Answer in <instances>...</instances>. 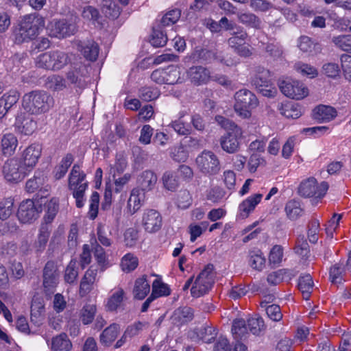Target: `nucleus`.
I'll return each mask as SVG.
<instances>
[{
    "label": "nucleus",
    "mask_w": 351,
    "mask_h": 351,
    "mask_svg": "<svg viewBox=\"0 0 351 351\" xmlns=\"http://www.w3.org/2000/svg\"><path fill=\"white\" fill-rule=\"evenodd\" d=\"M45 25V18L39 14L25 15L15 33V43L20 44L34 40Z\"/></svg>",
    "instance_id": "1"
},
{
    "label": "nucleus",
    "mask_w": 351,
    "mask_h": 351,
    "mask_svg": "<svg viewBox=\"0 0 351 351\" xmlns=\"http://www.w3.org/2000/svg\"><path fill=\"white\" fill-rule=\"evenodd\" d=\"M23 108L31 114L45 113L53 105V97L44 90H34L23 97Z\"/></svg>",
    "instance_id": "2"
},
{
    "label": "nucleus",
    "mask_w": 351,
    "mask_h": 351,
    "mask_svg": "<svg viewBox=\"0 0 351 351\" xmlns=\"http://www.w3.org/2000/svg\"><path fill=\"white\" fill-rule=\"evenodd\" d=\"M85 178L86 174L81 171L80 165H74L69 177V189L73 192L77 208H82L84 205V193L88 187Z\"/></svg>",
    "instance_id": "3"
},
{
    "label": "nucleus",
    "mask_w": 351,
    "mask_h": 351,
    "mask_svg": "<svg viewBox=\"0 0 351 351\" xmlns=\"http://www.w3.org/2000/svg\"><path fill=\"white\" fill-rule=\"evenodd\" d=\"M70 61L69 55L62 51L54 50L40 54L36 59V66L45 70L58 71Z\"/></svg>",
    "instance_id": "4"
},
{
    "label": "nucleus",
    "mask_w": 351,
    "mask_h": 351,
    "mask_svg": "<svg viewBox=\"0 0 351 351\" xmlns=\"http://www.w3.org/2000/svg\"><path fill=\"white\" fill-rule=\"evenodd\" d=\"M234 110L241 118L246 119L251 116V110L258 104L256 95L247 89H241L234 95Z\"/></svg>",
    "instance_id": "5"
},
{
    "label": "nucleus",
    "mask_w": 351,
    "mask_h": 351,
    "mask_svg": "<svg viewBox=\"0 0 351 351\" xmlns=\"http://www.w3.org/2000/svg\"><path fill=\"white\" fill-rule=\"evenodd\" d=\"M213 265H208L197 276L191 289L193 297L199 298L207 293L214 284Z\"/></svg>",
    "instance_id": "6"
},
{
    "label": "nucleus",
    "mask_w": 351,
    "mask_h": 351,
    "mask_svg": "<svg viewBox=\"0 0 351 351\" xmlns=\"http://www.w3.org/2000/svg\"><path fill=\"white\" fill-rule=\"evenodd\" d=\"M198 170L206 176H214L221 170V164L217 156L211 151L204 150L195 160Z\"/></svg>",
    "instance_id": "7"
},
{
    "label": "nucleus",
    "mask_w": 351,
    "mask_h": 351,
    "mask_svg": "<svg viewBox=\"0 0 351 351\" xmlns=\"http://www.w3.org/2000/svg\"><path fill=\"white\" fill-rule=\"evenodd\" d=\"M252 83L265 97H274L276 93V89L271 82L270 71L263 67L256 69Z\"/></svg>",
    "instance_id": "8"
},
{
    "label": "nucleus",
    "mask_w": 351,
    "mask_h": 351,
    "mask_svg": "<svg viewBox=\"0 0 351 351\" xmlns=\"http://www.w3.org/2000/svg\"><path fill=\"white\" fill-rule=\"evenodd\" d=\"M328 187V184L326 182L318 184L315 178L310 177L300 182L298 192L300 196L304 197L322 198L326 193Z\"/></svg>",
    "instance_id": "9"
},
{
    "label": "nucleus",
    "mask_w": 351,
    "mask_h": 351,
    "mask_svg": "<svg viewBox=\"0 0 351 351\" xmlns=\"http://www.w3.org/2000/svg\"><path fill=\"white\" fill-rule=\"evenodd\" d=\"M30 172L18 158L8 159L3 166V174L8 182H17L23 180Z\"/></svg>",
    "instance_id": "10"
},
{
    "label": "nucleus",
    "mask_w": 351,
    "mask_h": 351,
    "mask_svg": "<svg viewBox=\"0 0 351 351\" xmlns=\"http://www.w3.org/2000/svg\"><path fill=\"white\" fill-rule=\"evenodd\" d=\"M230 35L228 39L229 47L241 56H250L252 52L249 45L246 43L248 37L246 31L240 27H235V29L230 32Z\"/></svg>",
    "instance_id": "11"
},
{
    "label": "nucleus",
    "mask_w": 351,
    "mask_h": 351,
    "mask_svg": "<svg viewBox=\"0 0 351 351\" xmlns=\"http://www.w3.org/2000/svg\"><path fill=\"white\" fill-rule=\"evenodd\" d=\"M279 88L285 96L293 99H303L308 93L304 84L297 80H282L279 84Z\"/></svg>",
    "instance_id": "12"
},
{
    "label": "nucleus",
    "mask_w": 351,
    "mask_h": 351,
    "mask_svg": "<svg viewBox=\"0 0 351 351\" xmlns=\"http://www.w3.org/2000/svg\"><path fill=\"white\" fill-rule=\"evenodd\" d=\"M42 147L34 143L26 147L20 153V161L31 172L36 166L41 156Z\"/></svg>",
    "instance_id": "13"
},
{
    "label": "nucleus",
    "mask_w": 351,
    "mask_h": 351,
    "mask_svg": "<svg viewBox=\"0 0 351 351\" xmlns=\"http://www.w3.org/2000/svg\"><path fill=\"white\" fill-rule=\"evenodd\" d=\"M242 136L243 130L241 128H234L233 130L227 132L220 138L222 149L229 154L236 153L239 149Z\"/></svg>",
    "instance_id": "14"
},
{
    "label": "nucleus",
    "mask_w": 351,
    "mask_h": 351,
    "mask_svg": "<svg viewBox=\"0 0 351 351\" xmlns=\"http://www.w3.org/2000/svg\"><path fill=\"white\" fill-rule=\"evenodd\" d=\"M180 71L175 66H169L165 69H156L151 75V79L159 84H174L180 79Z\"/></svg>",
    "instance_id": "15"
},
{
    "label": "nucleus",
    "mask_w": 351,
    "mask_h": 351,
    "mask_svg": "<svg viewBox=\"0 0 351 351\" xmlns=\"http://www.w3.org/2000/svg\"><path fill=\"white\" fill-rule=\"evenodd\" d=\"M142 226L148 233L158 232L162 226V217L160 213L154 209H145L142 215Z\"/></svg>",
    "instance_id": "16"
},
{
    "label": "nucleus",
    "mask_w": 351,
    "mask_h": 351,
    "mask_svg": "<svg viewBox=\"0 0 351 351\" xmlns=\"http://www.w3.org/2000/svg\"><path fill=\"white\" fill-rule=\"evenodd\" d=\"M40 207L36 206L32 199L23 201L18 209L17 217L23 223H32L39 215Z\"/></svg>",
    "instance_id": "17"
},
{
    "label": "nucleus",
    "mask_w": 351,
    "mask_h": 351,
    "mask_svg": "<svg viewBox=\"0 0 351 351\" xmlns=\"http://www.w3.org/2000/svg\"><path fill=\"white\" fill-rule=\"evenodd\" d=\"M47 30L50 36L62 38L73 34L75 27L64 19H53L47 25Z\"/></svg>",
    "instance_id": "18"
},
{
    "label": "nucleus",
    "mask_w": 351,
    "mask_h": 351,
    "mask_svg": "<svg viewBox=\"0 0 351 351\" xmlns=\"http://www.w3.org/2000/svg\"><path fill=\"white\" fill-rule=\"evenodd\" d=\"M57 265L52 261H47L43 269V286L47 292H53L58 283Z\"/></svg>",
    "instance_id": "19"
},
{
    "label": "nucleus",
    "mask_w": 351,
    "mask_h": 351,
    "mask_svg": "<svg viewBox=\"0 0 351 351\" xmlns=\"http://www.w3.org/2000/svg\"><path fill=\"white\" fill-rule=\"evenodd\" d=\"M76 48L84 57L90 61H95L99 56V47L93 40H76Z\"/></svg>",
    "instance_id": "20"
},
{
    "label": "nucleus",
    "mask_w": 351,
    "mask_h": 351,
    "mask_svg": "<svg viewBox=\"0 0 351 351\" xmlns=\"http://www.w3.org/2000/svg\"><path fill=\"white\" fill-rule=\"evenodd\" d=\"M187 76L191 82L197 86L206 84L211 79L210 71L202 66H193L189 68Z\"/></svg>",
    "instance_id": "21"
},
{
    "label": "nucleus",
    "mask_w": 351,
    "mask_h": 351,
    "mask_svg": "<svg viewBox=\"0 0 351 351\" xmlns=\"http://www.w3.org/2000/svg\"><path fill=\"white\" fill-rule=\"evenodd\" d=\"M87 68L85 65L77 64L72 66L66 73L67 80L77 87L82 88L86 84V75Z\"/></svg>",
    "instance_id": "22"
},
{
    "label": "nucleus",
    "mask_w": 351,
    "mask_h": 351,
    "mask_svg": "<svg viewBox=\"0 0 351 351\" xmlns=\"http://www.w3.org/2000/svg\"><path fill=\"white\" fill-rule=\"evenodd\" d=\"M0 143L1 153L6 157L13 156L19 145L17 137L11 132L3 134Z\"/></svg>",
    "instance_id": "23"
},
{
    "label": "nucleus",
    "mask_w": 351,
    "mask_h": 351,
    "mask_svg": "<svg viewBox=\"0 0 351 351\" xmlns=\"http://www.w3.org/2000/svg\"><path fill=\"white\" fill-rule=\"evenodd\" d=\"M16 130L24 135L32 134L37 128L36 122L29 116L21 114L16 119Z\"/></svg>",
    "instance_id": "24"
},
{
    "label": "nucleus",
    "mask_w": 351,
    "mask_h": 351,
    "mask_svg": "<svg viewBox=\"0 0 351 351\" xmlns=\"http://www.w3.org/2000/svg\"><path fill=\"white\" fill-rule=\"evenodd\" d=\"M97 269L90 267L84 274L80 285L79 293L81 297H84L93 289V285L96 282Z\"/></svg>",
    "instance_id": "25"
},
{
    "label": "nucleus",
    "mask_w": 351,
    "mask_h": 351,
    "mask_svg": "<svg viewBox=\"0 0 351 351\" xmlns=\"http://www.w3.org/2000/svg\"><path fill=\"white\" fill-rule=\"evenodd\" d=\"M217 336L216 330L209 326H203L195 328L191 335V338L194 341H202L204 343H210L213 341Z\"/></svg>",
    "instance_id": "26"
},
{
    "label": "nucleus",
    "mask_w": 351,
    "mask_h": 351,
    "mask_svg": "<svg viewBox=\"0 0 351 351\" xmlns=\"http://www.w3.org/2000/svg\"><path fill=\"white\" fill-rule=\"evenodd\" d=\"M157 180V176L154 171L145 170L141 173L138 178L139 189L143 193L150 191L155 187Z\"/></svg>",
    "instance_id": "27"
},
{
    "label": "nucleus",
    "mask_w": 351,
    "mask_h": 351,
    "mask_svg": "<svg viewBox=\"0 0 351 351\" xmlns=\"http://www.w3.org/2000/svg\"><path fill=\"white\" fill-rule=\"evenodd\" d=\"M337 111L330 106L319 105L313 110V118L319 122H329L337 117Z\"/></svg>",
    "instance_id": "28"
},
{
    "label": "nucleus",
    "mask_w": 351,
    "mask_h": 351,
    "mask_svg": "<svg viewBox=\"0 0 351 351\" xmlns=\"http://www.w3.org/2000/svg\"><path fill=\"white\" fill-rule=\"evenodd\" d=\"M51 231V228H49L45 225H40L37 238L32 245V249L36 253L40 254L44 252L48 243Z\"/></svg>",
    "instance_id": "29"
},
{
    "label": "nucleus",
    "mask_w": 351,
    "mask_h": 351,
    "mask_svg": "<svg viewBox=\"0 0 351 351\" xmlns=\"http://www.w3.org/2000/svg\"><path fill=\"white\" fill-rule=\"evenodd\" d=\"M193 317V310L191 307L184 306L174 311L171 320L174 324L181 326L191 322Z\"/></svg>",
    "instance_id": "30"
},
{
    "label": "nucleus",
    "mask_w": 351,
    "mask_h": 351,
    "mask_svg": "<svg viewBox=\"0 0 351 351\" xmlns=\"http://www.w3.org/2000/svg\"><path fill=\"white\" fill-rule=\"evenodd\" d=\"M19 93L14 90L5 93L0 98V119L3 117L8 111L16 104L19 99Z\"/></svg>",
    "instance_id": "31"
},
{
    "label": "nucleus",
    "mask_w": 351,
    "mask_h": 351,
    "mask_svg": "<svg viewBox=\"0 0 351 351\" xmlns=\"http://www.w3.org/2000/svg\"><path fill=\"white\" fill-rule=\"evenodd\" d=\"M145 199V193L138 188L134 189L130 193L127 204V208L130 215H134L142 206Z\"/></svg>",
    "instance_id": "32"
},
{
    "label": "nucleus",
    "mask_w": 351,
    "mask_h": 351,
    "mask_svg": "<svg viewBox=\"0 0 351 351\" xmlns=\"http://www.w3.org/2000/svg\"><path fill=\"white\" fill-rule=\"evenodd\" d=\"M262 197V194L256 193L243 200L239 206L240 216L243 219L247 217L249 214L254 210L256 205L261 202Z\"/></svg>",
    "instance_id": "33"
},
{
    "label": "nucleus",
    "mask_w": 351,
    "mask_h": 351,
    "mask_svg": "<svg viewBox=\"0 0 351 351\" xmlns=\"http://www.w3.org/2000/svg\"><path fill=\"white\" fill-rule=\"evenodd\" d=\"M120 333V326L117 324H112L105 328L99 336V341L104 346H110Z\"/></svg>",
    "instance_id": "34"
},
{
    "label": "nucleus",
    "mask_w": 351,
    "mask_h": 351,
    "mask_svg": "<svg viewBox=\"0 0 351 351\" xmlns=\"http://www.w3.org/2000/svg\"><path fill=\"white\" fill-rule=\"evenodd\" d=\"M217 51L204 48H195L191 53V59L193 62L210 63L217 58Z\"/></svg>",
    "instance_id": "35"
},
{
    "label": "nucleus",
    "mask_w": 351,
    "mask_h": 351,
    "mask_svg": "<svg viewBox=\"0 0 351 351\" xmlns=\"http://www.w3.org/2000/svg\"><path fill=\"white\" fill-rule=\"evenodd\" d=\"M150 291V285L146 276L137 278L133 288L134 298L137 300L144 299Z\"/></svg>",
    "instance_id": "36"
},
{
    "label": "nucleus",
    "mask_w": 351,
    "mask_h": 351,
    "mask_svg": "<svg viewBox=\"0 0 351 351\" xmlns=\"http://www.w3.org/2000/svg\"><path fill=\"white\" fill-rule=\"evenodd\" d=\"M125 291L121 287H117L112 291V294L108 300L106 308L110 311H115L121 306L124 298Z\"/></svg>",
    "instance_id": "37"
},
{
    "label": "nucleus",
    "mask_w": 351,
    "mask_h": 351,
    "mask_svg": "<svg viewBox=\"0 0 351 351\" xmlns=\"http://www.w3.org/2000/svg\"><path fill=\"white\" fill-rule=\"evenodd\" d=\"M47 208L41 225H45L51 228V223L55 219L59 209L58 201L52 199L45 204Z\"/></svg>",
    "instance_id": "38"
},
{
    "label": "nucleus",
    "mask_w": 351,
    "mask_h": 351,
    "mask_svg": "<svg viewBox=\"0 0 351 351\" xmlns=\"http://www.w3.org/2000/svg\"><path fill=\"white\" fill-rule=\"evenodd\" d=\"M47 181V177L42 171H36L34 178L28 180L26 182V190L29 193H34L36 191H41Z\"/></svg>",
    "instance_id": "39"
},
{
    "label": "nucleus",
    "mask_w": 351,
    "mask_h": 351,
    "mask_svg": "<svg viewBox=\"0 0 351 351\" xmlns=\"http://www.w3.org/2000/svg\"><path fill=\"white\" fill-rule=\"evenodd\" d=\"M72 343L65 333H61L51 340V349L52 351H70Z\"/></svg>",
    "instance_id": "40"
},
{
    "label": "nucleus",
    "mask_w": 351,
    "mask_h": 351,
    "mask_svg": "<svg viewBox=\"0 0 351 351\" xmlns=\"http://www.w3.org/2000/svg\"><path fill=\"white\" fill-rule=\"evenodd\" d=\"M313 281L311 275L306 274L300 277L298 280V289L302 292L303 298L308 300L313 288Z\"/></svg>",
    "instance_id": "41"
},
{
    "label": "nucleus",
    "mask_w": 351,
    "mask_h": 351,
    "mask_svg": "<svg viewBox=\"0 0 351 351\" xmlns=\"http://www.w3.org/2000/svg\"><path fill=\"white\" fill-rule=\"evenodd\" d=\"M239 21L247 27L259 29L262 27L261 19L252 12H245L238 16Z\"/></svg>",
    "instance_id": "42"
},
{
    "label": "nucleus",
    "mask_w": 351,
    "mask_h": 351,
    "mask_svg": "<svg viewBox=\"0 0 351 351\" xmlns=\"http://www.w3.org/2000/svg\"><path fill=\"white\" fill-rule=\"evenodd\" d=\"M249 263L253 269L262 270L265 264V258L263 252L258 249L250 250L249 252Z\"/></svg>",
    "instance_id": "43"
},
{
    "label": "nucleus",
    "mask_w": 351,
    "mask_h": 351,
    "mask_svg": "<svg viewBox=\"0 0 351 351\" xmlns=\"http://www.w3.org/2000/svg\"><path fill=\"white\" fill-rule=\"evenodd\" d=\"M101 7L106 16L112 19L118 18L121 13L120 8L112 0H101Z\"/></svg>",
    "instance_id": "44"
},
{
    "label": "nucleus",
    "mask_w": 351,
    "mask_h": 351,
    "mask_svg": "<svg viewBox=\"0 0 351 351\" xmlns=\"http://www.w3.org/2000/svg\"><path fill=\"white\" fill-rule=\"evenodd\" d=\"M285 212L287 217L291 220H295L300 217L303 213L300 202L291 199L286 204Z\"/></svg>",
    "instance_id": "45"
},
{
    "label": "nucleus",
    "mask_w": 351,
    "mask_h": 351,
    "mask_svg": "<svg viewBox=\"0 0 351 351\" xmlns=\"http://www.w3.org/2000/svg\"><path fill=\"white\" fill-rule=\"evenodd\" d=\"M73 162V156L67 154L60 161V164L55 168V178L57 180L62 178L66 173L68 169Z\"/></svg>",
    "instance_id": "46"
},
{
    "label": "nucleus",
    "mask_w": 351,
    "mask_h": 351,
    "mask_svg": "<svg viewBox=\"0 0 351 351\" xmlns=\"http://www.w3.org/2000/svg\"><path fill=\"white\" fill-rule=\"evenodd\" d=\"M96 313V305L90 304H85L80 311V320L84 325L90 324L93 321Z\"/></svg>",
    "instance_id": "47"
},
{
    "label": "nucleus",
    "mask_w": 351,
    "mask_h": 351,
    "mask_svg": "<svg viewBox=\"0 0 351 351\" xmlns=\"http://www.w3.org/2000/svg\"><path fill=\"white\" fill-rule=\"evenodd\" d=\"M267 303L268 302L266 301V300H263L261 302V306L265 308V311L268 317L274 322H278L281 320L282 318V314L280 306L276 304L267 306Z\"/></svg>",
    "instance_id": "48"
},
{
    "label": "nucleus",
    "mask_w": 351,
    "mask_h": 351,
    "mask_svg": "<svg viewBox=\"0 0 351 351\" xmlns=\"http://www.w3.org/2000/svg\"><path fill=\"white\" fill-rule=\"evenodd\" d=\"M247 331V324L243 319H236L233 321L232 333L236 340L242 339Z\"/></svg>",
    "instance_id": "49"
},
{
    "label": "nucleus",
    "mask_w": 351,
    "mask_h": 351,
    "mask_svg": "<svg viewBox=\"0 0 351 351\" xmlns=\"http://www.w3.org/2000/svg\"><path fill=\"white\" fill-rule=\"evenodd\" d=\"M14 199L11 197L3 198L0 201V219L5 220L13 213Z\"/></svg>",
    "instance_id": "50"
},
{
    "label": "nucleus",
    "mask_w": 351,
    "mask_h": 351,
    "mask_svg": "<svg viewBox=\"0 0 351 351\" xmlns=\"http://www.w3.org/2000/svg\"><path fill=\"white\" fill-rule=\"evenodd\" d=\"M162 182L164 187L169 191H176L179 185V180L176 172L167 171L163 174Z\"/></svg>",
    "instance_id": "51"
},
{
    "label": "nucleus",
    "mask_w": 351,
    "mask_h": 351,
    "mask_svg": "<svg viewBox=\"0 0 351 351\" xmlns=\"http://www.w3.org/2000/svg\"><path fill=\"white\" fill-rule=\"evenodd\" d=\"M47 87L52 90L59 91L66 88L65 80L58 75L49 76L46 81Z\"/></svg>",
    "instance_id": "52"
},
{
    "label": "nucleus",
    "mask_w": 351,
    "mask_h": 351,
    "mask_svg": "<svg viewBox=\"0 0 351 351\" xmlns=\"http://www.w3.org/2000/svg\"><path fill=\"white\" fill-rule=\"evenodd\" d=\"M170 289L167 285L162 282L160 280L156 279L152 283V292L151 295L155 299L170 295Z\"/></svg>",
    "instance_id": "53"
},
{
    "label": "nucleus",
    "mask_w": 351,
    "mask_h": 351,
    "mask_svg": "<svg viewBox=\"0 0 351 351\" xmlns=\"http://www.w3.org/2000/svg\"><path fill=\"white\" fill-rule=\"evenodd\" d=\"M138 265V261L134 254H126L121 259V267L123 271L130 272L134 270Z\"/></svg>",
    "instance_id": "54"
},
{
    "label": "nucleus",
    "mask_w": 351,
    "mask_h": 351,
    "mask_svg": "<svg viewBox=\"0 0 351 351\" xmlns=\"http://www.w3.org/2000/svg\"><path fill=\"white\" fill-rule=\"evenodd\" d=\"M171 126L178 134L188 135L192 130L190 123L184 119V116L180 117L178 120L172 121Z\"/></svg>",
    "instance_id": "55"
},
{
    "label": "nucleus",
    "mask_w": 351,
    "mask_h": 351,
    "mask_svg": "<svg viewBox=\"0 0 351 351\" xmlns=\"http://www.w3.org/2000/svg\"><path fill=\"white\" fill-rule=\"evenodd\" d=\"M176 204L181 209H186L192 204V197L187 190H181L177 195Z\"/></svg>",
    "instance_id": "56"
},
{
    "label": "nucleus",
    "mask_w": 351,
    "mask_h": 351,
    "mask_svg": "<svg viewBox=\"0 0 351 351\" xmlns=\"http://www.w3.org/2000/svg\"><path fill=\"white\" fill-rule=\"evenodd\" d=\"M334 45L345 51L351 52V35H339L332 39Z\"/></svg>",
    "instance_id": "57"
},
{
    "label": "nucleus",
    "mask_w": 351,
    "mask_h": 351,
    "mask_svg": "<svg viewBox=\"0 0 351 351\" xmlns=\"http://www.w3.org/2000/svg\"><path fill=\"white\" fill-rule=\"evenodd\" d=\"M180 15V11L178 9L170 10L162 16L160 24L162 27L173 25L179 20Z\"/></svg>",
    "instance_id": "58"
},
{
    "label": "nucleus",
    "mask_w": 351,
    "mask_h": 351,
    "mask_svg": "<svg viewBox=\"0 0 351 351\" xmlns=\"http://www.w3.org/2000/svg\"><path fill=\"white\" fill-rule=\"evenodd\" d=\"M280 110L281 114L287 118L298 119L302 115L299 106L292 104H285Z\"/></svg>",
    "instance_id": "59"
},
{
    "label": "nucleus",
    "mask_w": 351,
    "mask_h": 351,
    "mask_svg": "<svg viewBox=\"0 0 351 351\" xmlns=\"http://www.w3.org/2000/svg\"><path fill=\"white\" fill-rule=\"evenodd\" d=\"M77 276V261L75 260H71L66 268L64 280L66 282L71 284L76 280Z\"/></svg>",
    "instance_id": "60"
},
{
    "label": "nucleus",
    "mask_w": 351,
    "mask_h": 351,
    "mask_svg": "<svg viewBox=\"0 0 351 351\" xmlns=\"http://www.w3.org/2000/svg\"><path fill=\"white\" fill-rule=\"evenodd\" d=\"M294 69L302 75L309 77H315L317 75V71L315 67L303 62L295 63Z\"/></svg>",
    "instance_id": "61"
},
{
    "label": "nucleus",
    "mask_w": 351,
    "mask_h": 351,
    "mask_svg": "<svg viewBox=\"0 0 351 351\" xmlns=\"http://www.w3.org/2000/svg\"><path fill=\"white\" fill-rule=\"evenodd\" d=\"M167 40V36L165 33H164L163 31L159 29H154L150 43L155 47H160L165 45Z\"/></svg>",
    "instance_id": "62"
},
{
    "label": "nucleus",
    "mask_w": 351,
    "mask_h": 351,
    "mask_svg": "<svg viewBox=\"0 0 351 351\" xmlns=\"http://www.w3.org/2000/svg\"><path fill=\"white\" fill-rule=\"evenodd\" d=\"M247 329L254 335H258L264 329V321L261 317H252L247 319Z\"/></svg>",
    "instance_id": "63"
},
{
    "label": "nucleus",
    "mask_w": 351,
    "mask_h": 351,
    "mask_svg": "<svg viewBox=\"0 0 351 351\" xmlns=\"http://www.w3.org/2000/svg\"><path fill=\"white\" fill-rule=\"evenodd\" d=\"M340 61L344 77L351 82V56L343 54L341 56Z\"/></svg>",
    "instance_id": "64"
}]
</instances>
